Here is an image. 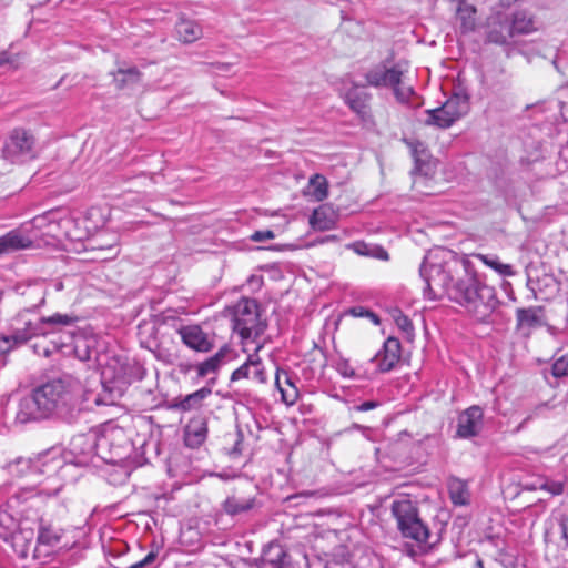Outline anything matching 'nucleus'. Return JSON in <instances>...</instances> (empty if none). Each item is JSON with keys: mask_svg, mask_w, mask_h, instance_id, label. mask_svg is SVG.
<instances>
[{"mask_svg": "<svg viewBox=\"0 0 568 568\" xmlns=\"http://www.w3.org/2000/svg\"><path fill=\"white\" fill-rule=\"evenodd\" d=\"M89 395L81 382L70 375L50 379L19 400L16 422L27 424L51 417L73 420L88 408Z\"/></svg>", "mask_w": 568, "mask_h": 568, "instance_id": "nucleus-1", "label": "nucleus"}, {"mask_svg": "<svg viewBox=\"0 0 568 568\" xmlns=\"http://www.w3.org/2000/svg\"><path fill=\"white\" fill-rule=\"evenodd\" d=\"M448 296L464 306L478 321H485L497 304L495 288L479 281L466 268L464 275L448 288Z\"/></svg>", "mask_w": 568, "mask_h": 568, "instance_id": "nucleus-2", "label": "nucleus"}, {"mask_svg": "<svg viewBox=\"0 0 568 568\" xmlns=\"http://www.w3.org/2000/svg\"><path fill=\"white\" fill-rule=\"evenodd\" d=\"M77 321L75 316L60 313L37 320H30L24 314H19L16 320L17 326L12 333L0 337V353L7 354L13 348L28 343L33 337L61 332L62 327L72 326Z\"/></svg>", "mask_w": 568, "mask_h": 568, "instance_id": "nucleus-3", "label": "nucleus"}, {"mask_svg": "<svg viewBox=\"0 0 568 568\" xmlns=\"http://www.w3.org/2000/svg\"><path fill=\"white\" fill-rule=\"evenodd\" d=\"M407 72L406 62L392 65L379 63L365 73V80L369 87L390 89L398 102L406 103L414 93L412 85L407 82Z\"/></svg>", "mask_w": 568, "mask_h": 568, "instance_id": "nucleus-4", "label": "nucleus"}, {"mask_svg": "<svg viewBox=\"0 0 568 568\" xmlns=\"http://www.w3.org/2000/svg\"><path fill=\"white\" fill-rule=\"evenodd\" d=\"M32 530H21L14 536V547L22 558L31 556L33 559H42L49 555L51 548L61 540V530L49 525H41L38 532L37 544H33Z\"/></svg>", "mask_w": 568, "mask_h": 568, "instance_id": "nucleus-5", "label": "nucleus"}, {"mask_svg": "<svg viewBox=\"0 0 568 568\" xmlns=\"http://www.w3.org/2000/svg\"><path fill=\"white\" fill-rule=\"evenodd\" d=\"M392 514L396 518L397 528L404 538H409L417 544H426L429 537V530L420 520L418 509L408 498L394 500L392 504Z\"/></svg>", "mask_w": 568, "mask_h": 568, "instance_id": "nucleus-6", "label": "nucleus"}, {"mask_svg": "<svg viewBox=\"0 0 568 568\" xmlns=\"http://www.w3.org/2000/svg\"><path fill=\"white\" fill-rule=\"evenodd\" d=\"M266 325L260 320L258 306L254 300L241 298L234 306L233 329L243 341L261 336Z\"/></svg>", "mask_w": 568, "mask_h": 568, "instance_id": "nucleus-7", "label": "nucleus"}, {"mask_svg": "<svg viewBox=\"0 0 568 568\" xmlns=\"http://www.w3.org/2000/svg\"><path fill=\"white\" fill-rule=\"evenodd\" d=\"M36 138L31 131L24 128L13 129L3 145L2 152L6 159L16 162L33 158Z\"/></svg>", "mask_w": 568, "mask_h": 568, "instance_id": "nucleus-8", "label": "nucleus"}, {"mask_svg": "<svg viewBox=\"0 0 568 568\" xmlns=\"http://www.w3.org/2000/svg\"><path fill=\"white\" fill-rule=\"evenodd\" d=\"M467 110V104L459 97L449 98L439 108L426 110L425 124L439 129L452 126Z\"/></svg>", "mask_w": 568, "mask_h": 568, "instance_id": "nucleus-9", "label": "nucleus"}, {"mask_svg": "<svg viewBox=\"0 0 568 568\" xmlns=\"http://www.w3.org/2000/svg\"><path fill=\"white\" fill-rule=\"evenodd\" d=\"M61 452V448L52 447L39 453L34 458L19 457L9 464V470L11 474L24 476L33 470H40V466H47L48 464H52V469L59 468L62 464Z\"/></svg>", "mask_w": 568, "mask_h": 568, "instance_id": "nucleus-10", "label": "nucleus"}, {"mask_svg": "<svg viewBox=\"0 0 568 568\" xmlns=\"http://www.w3.org/2000/svg\"><path fill=\"white\" fill-rule=\"evenodd\" d=\"M420 276L424 278L426 288L436 295L439 291L448 294V288L452 287V278L445 267L432 262V257H425L420 266Z\"/></svg>", "mask_w": 568, "mask_h": 568, "instance_id": "nucleus-11", "label": "nucleus"}, {"mask_svg": "<svg viewBox=\"0 0 568 568\" xmlns=\"http://www.w3.org/2000/svg\"><path fill=\"white\" fill-rule=\"evenodd\" d=\"M176 332L183 344L190 349L207 353L214 347L213 337L197 324L181 325Z\"/></svg>", "mask_w": 568, "mask_h": 568, "instance_id": "nucleus-12", "label": "nucleus"}, {"mask_svg": "<svg viewBox=\"0 0 568 568\" xmlns=\"http://www.w3.org/2000/svg\"><path fill=\"white\" fill-rule=\"evenodd\" d=\"M486 41L497 45L509 43L513 38L510 21L506 14L496 13L487 19L486 23Z\"/></svg>", "mask_w": 568, "mask_h": 568, "instance_id": "nucleus-13", "label": "nucleus"}, {"mask_svg": "<svg viewBox=\"0 0 568 568\" xmlns=\"http://www.w3.org/2000/svg\"><path fill=\"white\" fill-rule=\"evenodd\" d=\"M261 348L262 345L255 347V353L250 355L246 362L232 373L231 381L252 378L258 384H265L267 382L265 368L257 355Z\"/></svg>", "mask_w": 568, "mask_h": 568, "instance_id": "nucleus-14", "label": "nucleus"}, {"mask_svg": "<svg viewBox=\"0 0 568 568\" xmlns=\"http://www.w3.org/2000/svg\"><path fill=\"white\" fill-rule=\"evenodd\" d=\"M483 409L479 406H471L460 413L457 423V436L470 438L476 436L483 427Z\"/></svg>", "mask_w": 568, "mask_h": 568, "instance_id": "nucleus-15", "label": "nucleus"}, {"mask_svg": "<svg viewBox=\"0 0 568 568\" xmlns=\"http://www.w3.org/2000/svg\"><path fill=\"white\" fill-rule=\"evenodd\" d=\"M32 246V236L24 234L21 227L0 236V255L26 250Z\"/></svg>", "mask_w": 568, "mask_h": 568, "instance_id": "nucleus-16", "label": "nucleus"}, {"mask_svg": "<svg viewBox=\"0 0 568 568\" xmlns=\"http://www.w3.org/2000/svg\"><path fill=\"white\" fill-rule=\"evenodd\" d=\"M207 437V422L203 416H195L187 423L184 442L187 447H200Z\"/></svg>", "mask_w": 568, "mask_h": 568, "instance_id": "nucleus-17", "label": "nucleus"}, {"mask_svg": "<svg viewBox=\"0 0 568 568\" xmlns=\"http://www.w3.org/2000/svg\"><path fill=\"white\" fill-rule=\"evenodd\" d=\"M400 358V344L396 338H388L384 343V348L373 359L377 361L381 372H388L394 368Z\"/></svg>", "mask_w": 568, "mask_h": 568, "instance_id": "nucleus-18", "label": "nucleus"}, {"mask_svg": "<svg viewBox=\"0 0 568 568\" xmlns=\"http://www.w3.org/2000/svg\"><path fill=\"white\" fill-rule=\"evenodd\" d=\"M93 443L87 435H77L72 437L69 444V454L74 457L70 459L75 465H85L89 457L93 454Z\"/></svg>", "mask_w": 568, "mask_h": 568, "instance_id": "nucleus-19", "label": "nucleus"}, {"mask_svg": "<svg viewBox=\"0 0 568 568\" xmlns=\"http://www.w3.org/2000/svg\"><path fill=\"white\" fill-rule=\"evenodd\" d=\"M263 562L270 568H296L291 556L280 545H270L264 551Z\"/></svg>", "mask_w": 568, "mask_h": 568, "instance_id": "nucleus-20", "label": "nucleus"}, {"mask_svg": "<svg viewBox=\"0 0 568 568\" xmlns=\"http://www.w3.org/2000/svg\"><path fill=\"white\" fill-rule=\"evenodd\" d=\"M346 104L358 115L365 116L368 109L371 95L357 85L349 88L345 93Z\"/></svg>", "mask_w": 568, "mask_h": 568, "instance_id": "nucleus-21", "label": "nucleus"}, {"mask_svg": "<svg viewBox=\"0 0 568 568\" xmlns=\"http://www.w3.org/2000/svg\"><path fill=\"white\" fill-rule=\"evenodd\" d=\"M275 385L281 393L282 400L286 405H294L298 398V390L292 378L284 371L277 368L275 375Z\"/></svg>", "mask_w": 568, "mask_h": 568, "instance_id": "nucleus-22", "label": "nucleus"}, {"mask_svg": "<svg viewBox=\"0 0 568 568\" xmlns=\"http://www.w3.org/2000/svg\"><path fill=\"white\" fill-rule=\"evenodd\" d=\"M517 326L520 329H531L544 324L542 310L540 307L518 308L516 311Z\"/></svg>", "mask_w": 568, "mask_h": 568, "instance_id": "nucleus-23", "label": "nucleus"}, {"mask_svg": "<svg viewBox=\"0 0 568 568\" xmlns=\"http://www.w3.org/2000/svg\"><path fill=\"white\" fill-rule=\"evenodd\" d=\"M255 505L254 497H243L240 495L229 496L223 503V510L230 516H236L247 513Z\"/></svg>", "mask_w": 568, "mask_h": 568, "instance_id": "nucleus-24", "label": "nucleus"}, {"mask_svg": "<svg viewBox=\"0 0 568 568\" xmlns=\"http://www.w3.org/2000/svg\"><path fill=\"white\" fill-rule=\"evenodd\" d=\"M178 38L183 43H193L203 36L202 28L192 20L181 19L175 26Z\"/></svg>", "mask_w": 568, "mask_h": 568, "instance_id": "nucleus-25", "label": "nucleus"}, {"mask_svg": "<svg viewBox=\"0 0 568 568\" xmlns=\"http://www.w3.org/2000/svg\"><path fill=\"white\" fill-rule=\"evenodd\" d=\"M513 37L529 34L536 30L535 21L526 11H516L509 18Z\"/></svg>", "mask_w": 568, "mask_h": 568, "instance_id": "nucleus-26", "label": "nucleus"}, {"mask_svg": "<svg viewBox=\"0 0 568 568\" xmlns=\"http://www.w3.org/2000/svg\"><path fill=\"white\" fill-rule=\"evenodd\" d=\"M457 19L460 22L462 32L468 33L476 28V8L467 2H459L457 7Z\"/></svg>", "mask_w": 568, "mask_h": 568, "instance_id": "nucleus-27", "label": "nucleus"}, {"mask_svg": "<svg viewBox=\"0 0 568 568\" xmlns=\"http://www.w3.org/2000/svg\"><path fill=\"white\" fill-rule=\"evenodd\" d=\"M211 389L207 388V387H203L192 394H189L186 395L185 397H183L182 399H180L179 402H176L174 404V407L176 409H180V410H183V412H187V410H191V409H196V408H200L203 400L209 396L211 395Z\"/></svg>", "mask_w": 568, "mask_h": 568, "instance_id": "nucleus-28", "label": "nucleus"}, {"mask_svg": "<svg viewBox=\"0 0 568 568\" xmlns=\"http://www.w3.org/2000/svg\"><path fill=\"white\" fill-rule=\"evenodd\" d=\"M112 75L118 89H124L141 80V73L134 67L126 69L119 68L115 72H112Z\"/></svg>", "mask_w": 568, "mask_h": 568, "instance_id": "nucleus-29", "label": "nucleus"}, {"mask_svg": "<svg viewBox=\"0 0 568 568\" xmlns=\"http://www.w3.org/2000/svg\"><path fill=\"white\" fill-rule=\"evenodd\" d=\"M306 194L312 196L315 201H323L328 195V183L324 175H313L307 184Z\"/></svg>", "mask_w": 568, "mask_h": 568, "instance_id": "nucleus-30", "label": "nucleus"}, {"mask_svg": "<svg viewBox=\"0 0 568 568\" xmlns=\"http://www.w3.org/2000/svg\"><path fill=\"white\" fill-rule=\"evenodd\" d=\"M229 353L227 347H222L216 354L212 357L205 359L201 364L197 365L196 371L200 377H204L211 373H215L217 368L224 362L225 355Z\"/></svg>", "mask_w": 568, "mask_h": 568, "instance_id": "nucleus-31", "label": "nucleus"}, {"mask_svg": "<svg viewBox=\"0 0 568 568\" xmlns=\"http://www.w3.org/2000/svg\"><path fill=\"white\" fill-rule=\"evenodd\" d=\"M50 221L47 214L38 215L31 221L23 223L20 227L23 230L24 234H29L32 236V243L34 240L40 239L44 233H38L37 231H42L44 229L50 227Z\"/></svg>", "mask_w": 568, "mask_h": 568, "instance_id": "nucleus-32", "label": "nucleus"}, {"mask_svg": "<svg viewBox=\"0 0 568 568\" xmlns=\"http://www.w3.org/2000/svg\"><path fill=\"white\" fill-rule=\"evenodd\" d=\"M477 258L501 276L510 277L516 274L514 267L510 264L501 263L496 255L478 254Z\"/></svg>", "mask_w": 568, "mask_h": 568, "instance_id": "nucleus-33", "label": "nucleus"}, {"mask_svg": "<svg viewBox=\"0 0 568 568\" xmlns=\"http://www.w3.org/2000/svg\"><path fill=\"white\" fill-rule=\"evenodd\" d=\"M449 495L454 505L463 506L469 501L468 489L460 480H453L449 484Z\"/></svg>", "mask_w": 568, "mask_h": 568, "instance_id": "nucleus-34", "label": "nucleus"}, {"mask_svg": "<svg viewBox=\"0 0 568 568\" xmlns=\"http://www.w3.org/2000/svg\"><path fill=\"white\" fill-rule=\"evenodd\" d=\"M154 332H155V326L152 324L139 325V336H140L141 345L148 349H151V351L158 349L160 352L161 351L160 344H158L155 339L144 338V335L148 334L151 336L154 334Z\"/></svg>", "mask_w": 568, "mask_h": 568, "instance_id": "nucleus-35", "label": "nucleus"}, {"mask_svg": "<svg viewBox=\"0 0 568 568\" xmlns=\"http://www.w3.org/2000/svg\"><path fill=\"white\" fill-rule=\"evenodd\" d=\"M354 248L361 255L374 256L379 260H388V253L379 246L369 247L365 243L357 242L354 244Z\"/></svg>", "mask_w": 568, "mask_h": 568, "instance_id": "nucleus-36", "label": "nucleus"}, {"mask_svg": "<svg viewBox=\"0 0 568 568\" xmlns=\"http://www.w3.org/2000/svg\"><path fill=\"white\" fill-rule=\"evenodd\" d=\"M310 223L314 229L324 231L331 229L333 222L326 220L325 212L321 209L314 210L312 216L310 217Z\"/></svg>", "mask_w": 568, "mask_h": 568, "instance_id": "nucleus-37", "label": "nucleus"}, {"mask_svg": "<svg viewBox=\"0 0 568 568\" xmlns=\"http://www.w3.org/2000/svg\"><path fill=\"white\" fill-rule=\"evenodd\" d=\"M565 483L560 480L540 479V489L557 496L564 493Z\"/></svg>", "mask_w": 568, "mask_h": 568, "instance_id": "nucleus-38", "label": "nucleus"}, {"mask_svg": "<svg viewBox=\"0 0 568 568\" xmlns=\"http://www.w3.org/2000/svg\"><path fill=\"white\" fill-rule=\"evenodd\" d=\"M494 562H498L503 568H518L516 555L506 551H500Z\"/></svg>", "mask_w": 568, "mask_h": 568, "instance_id": "nucleus-39", "label": "nucleus"}, {"mask_svg": "<svg viewBox=\"0 0 568 568\" xmlns=\"http://www.w3.org/2000/svg\"><path fill=\"white\" fill-rule=\"evenodd\" d=\"M335 368L343 377L354 378L356 376L355 369L346 358H339L335 364Z\"/></svg>", "mask_w": 568, "mask_h": 568, "instance_id": "nucleus-40", "label": "nucleus"}, {"mask_svg": "<svg viewBox=\"0 0 568 568\" xmlns=\"http://www.w3.org/2000/svg\"><path fill=\"white\" fill-rule=\"evenodd\" d=\"M552 374L556 377L568 376V355L561 356L554 363Z\"/></svg>", "mask_w": 568, "mask_h": 568, "instance_id": "nucleus-41", "label": "nucleus"}, {"mask_svg": "<svg viewBox=\"0 0 568 568\" xmlns=\"http://www.w3.org/2000/svg\"><path fill=\"white\" fill-rule=\"evenodd\" d=\"M395 323L404 332L408 333L413 329L410 320L400 312L395 316Z\"/></svg>", "mask_w": 568, "mask_h": 568, "instance_id": "nucleus-42", "label": "nucleus"}, {"mask_svg": "<svg viewBox=\"0 0 568 568\" xmlns=\"http://www.w3.org/2000/svg\"><path fill=\"white\" fill-rule=\"evenodd\" d=\"M158 557L156 551H150L143 559L132 564L128 568H145L154 562Z\"/></svg>", "mask_w": 568, "mask_h": 568, "instance_id": "nucleus-43", "label": "nucleus"}, {"mask_svg": "<svg viewBox=\"0 0 568 568\" xmlns=\"http://www.w3.org/2000/svg\"><path fill=\"white\" fill-rule=\"evenodd\" d=\"M274 237H275V234L271 230L256 231L250 236V239L254 242L273 240Z\"/></svg>", "mask_w": 568, "mask_h": 568, "instance_id": "nucleus-44", "label": "nucleus"}, {"mask_svg": "<svg viewBox=\"0 0 568 568\" xmlns=\"http://www.w3.org/2000/svg\"><path fill=\"white\" fill-rule=\"evenodd\" d=\"M469 568H503V567H500L498 562H494V561L488 564V566L486 567L484 565L483 560L480 558H478L477 556H475L471 559Z\"/></svg>", "mask_w": 568, "mask_h": 568, "instance_id": "nucleus-45", "label": "nucleus"}, {"mask_svg": "<svg viewBox=\"0 0 568 568\" xmlns=\"http://www.w3.org/2000/svg\"><path fill=\"white\" fill-rule=\"evenodd\" d=\"M378 406H379L378 402L367 400V402H364L361 405L356 406L355 409L358 410V412H367V410L375 409Z\"/></svg>", "mask_w": 568, "mask_h": 568, "instance_id": "nucleus-46", "label": "nucleus"}, {"mask_svg": "<svg viewBox=\"0 0 568 568\" xmlns=\"http://www.w3.org/2000/svg\"><path fill=\"white\" fill-rule=\"evenodd\" d=\"M365 308L363 307H354L351 310V313L355 316V317H364L366 316L365 315Z\"/></svg>", "mask_w": 568, "mask_h": 568, "instance_id": "nucleus-47", "label": "nucleus"}, {"mask_svg": "<svg viewBox=\"0 0 568 568\" xmlns=\"http://www.w3.org/2000/svg\"><path fill=\"white\" fill-rule=\"evenodd\" d=\"M365 315L366 317H368L374 324L378 325L379 324V318L378 316L371 312V311H365Z\"/></svg>", "mask_w": 568, "mask_h": 568, "instance_id": "nucleus-48", "label": "nucleus"}, {"mask_svg": "<svg viewBox=\"0 0 568 568\" xmlns=\"http://www.w3.org/2000/svg\"><path fill=\"white\" fill-rule=\"evenodd\" d=\"M526 489L528 490H537V489H540V479H538L537 481L532 483V484H527L525 486Z\"/></svg>", "mask_w": 568, "mask_h": 568, "instance_id": "nucleus-49", "label": "nucleus"}, {"mask_svg": "<svg viewBox=\"0 0 568 568\" xmlns=\"http://www.w3.org/2000/svg\"><path fill=\"white\" fill-rule=\"evenodd\" d=\"M562 535L568 545V518L562 523Z\"/></svg>", "mask_w": 568, "mask_h": 568, "instance_id": "nucleus-50", "label": "nucleus"}, {"mask_svg": "<svg viewBox=\"0 0 568 568\" xmlns=\"http://www.w3.org/2000/svg\"><path fill=\"white\" fill-rule=\"evenodd\" d=\"M106 250L111 253L109 256H105L104 258L113 257L118 254V250L114 245H109Z\"/></svg>", "mask_w": 568, "mask_h": 568, "instance_id": "nucleus-51", "label": "nucleus"}, {"mask_svg": "<svg viewBox=\"0 0 568 568\" xmlns=\"http://www.w3.org/2000/svg\"><path fill=\"white\" fill-rule=\"evenodd\" d=\"M6 62H10L9 60L4 59V54L0 55V64H3Z\"/></svg>", "mask_w": 568, "mask_h": 568, "instance_id": "nucleus-52", "label": "nucleus"}, {"mask_svg": "<svg viewBox=\"0 0 568 568\" xmlns=\"http://www.w3.org/2000/svg\"><path fill=\"white\" fill-rule=\"evenodd\" d=\"M42 355L48 357L50 355V351L48 348H43Z\"/></svg>", "mask_w": 568, "mask_h": 568, "instance_id": "nucleus-53", "label": "nucleus"}, {"mask_svg": "<svg viewBox=\"0 0 568 568\" xmlns=\"http://www.w3.org/2000/svg\"><path fill=\"white\" fill-rule=\"evenodd\" d=\"M353 428L361 429V428H363V427H362V426H359V425H357V424H355V425H353Z\"/></svg>", "mask_w": 568, "mask_h": 568, "instance_id": "nucleus-54", "label": "nucleus"}, {"mask_svg": "<svg viewBox=\"0 0 568 568\" xmlns=\"http://www.w3.org/2000/svg\"><path fill=\"white\" fill-rule=\"evenodd\" d=\"M34 353H37V354H41V353L38 351V346H37V345H34Z\"/></svg>", "mask_w": 568, "mask_h": 568, "instance_id": "nucleus-55", "label": "nucleus"}]
</instances>
